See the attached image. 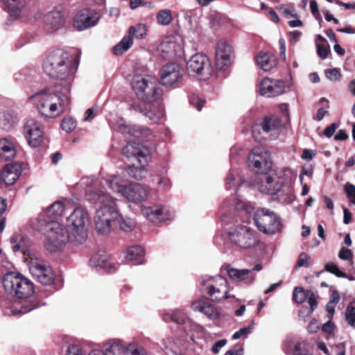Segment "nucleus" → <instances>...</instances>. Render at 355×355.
<instances>
[{
    "label": "nucleus",
    "instance_id": "nucleus-1",
    "mask_svg": "<svg viewBox=\"0 0 355 355\" xmlns=\"http://www.w3.org/2000/svg\"><path fill=\"white\" fill-rule=\"evenodd\" d=\"M87 200L97 206L94 216L95 228L101 234H107L112 230V223L118 217L117 200L100 189L87 192Z\"/></svg>",
    "mask_w": 355,
    "mask_h": 355
},
{
    "label": "nucleus",
    "instance_id": "nucleus-2",
    "mask_svg": "<svg viewBox=\"0 0 355 355\" xmlns=\"http://www.w3.org/2000/svg\"><path fill=\"white\" fill-rule=\"evenodd\" d=\"M78 64L68 52L57 49L50 53L43 62L44 71L51 78L61 81V87H69L74 79Z\"/></svg>",
    "mask_w": 355,
    "mask_h": 355
},
{
    "label": "nucleus",
    "instance_id": "nucleus-3",
    "mask_svg": "<svg viewBox=\"0 0 355 355\" xmlns=\"http://www.w3.org/2000/svg\"><path fill=\"white\" fill-rule=\"evenodd\" d=\"M39 112L46 118L60 116L67 110L71 103L69 87H58L55 94L41 92L32 96Z\"/></svg>",
    "mask_w": 355,
    "mask_h": 355
},
{
    "label": "nucleus",
    "instance_id": "nucleus-4",
    "mask_svg": "<svg viewBox=\"0 0 355 355\" xmlns=\"http://www.w3.org/2000/svg\"><path fill=\"white\" fill-rule=\"evenodd\" d=\"M130 85L137 96L144 102L152 103L161 95L157 78L149 75L145 67L135 69Z\"/></svg>",
    "mask_w": 355,
    "mask_h": 355
},
{
    "label": "nucleus",
    "instance_id": "nucleus-5",
    "mask_svg": "<svg viewBox=\"0 0 355 355\" xmlns=\"http://www.w3.org/2000/svg\"><path fill=\"white\" fill-rule=\"evenodd\" d=\"M122 153L132 162L127 168L129 175L137 180L144 178L150 155V149L139 143H128L123 148Z\"/></svg>",
    "mask_w": 355,
    "mask_h": 355
},
{
    "label": "nucleus",
    "instance_id": "nucleus-6",
    "mask_svg": "<svg viewBox=\"0 0 355 355\" xmlns=\"http://www.w3.org/2000/svg\"><path fill=\"white\" fill-rule=\"evenodd\" d=\"M89 217L83 207L76 208L67 218L66 226L69 234L70 242L74 245L83 244L88 237Z\"/></svg>",
    "mask_w": 355,
    "mask_h": 355
},
{
    "label": "nucleus",
    "instance_id": "nucleus-7",
    "mask_svg": "<svg viewBox=\"0 0 355 355\" xmlns=\"http://www.w3.org/2000/svg\"><path fill=\"white\" fill-rule=\"evenodd\" d=\"M41 230H45L46 242L45 247L51 252L61 250L69 241V232L59 223L53 220H44L39 223Z\"/></svg>",
    "mask_w": 355,
    "mask_h": 355
},
{
    "label": "nucleus",
    "instance_id": "nucleus-8",
    "mask_svg": "<svg viewBox=\"0 0 355 355\" xmlns=\"http://www.w3.org/2000/svg\"><path fill=\"white\" fill-rule=\"evenodd\" d=\"M228 286L227 279L223 276H204L201 278L200 289L212 301L220 302L231 297Z\"/></svg>",
    "mask_w": 355,
    "mask_h": 355
},
{
    "label": "nucleus",
    "instance_id": "nucleus-9",
    "mask_svg": "<svg viewBox=\"0 0 355 355\" xmlns=\"http://www.w3.org/2000/svg\"><path fill=\"white\" fill-rule=\"evenodd\" d=\"M5 289L17 296L18 298H27L34 292L33 283L23 275L10 272L6 275L3 278Z\"/></svg>",
    "mask_w": 355,
    "mask_h": 355
},
{
    "label": "nucleus",
    "instance_id": "nucleus-10",
    "mask_svg": "<svg viewBox=\"0 0 355 355\" xmlns=\"http://www.w3.org/2000/svg\"><path fill=\"white\" fill-rule=\"evenodd\" d=\"M257 228L265 234H273L282 230V222L275 212L268 209H258L254 214Z\"/></svg>",
    "mask_w": 355,
    "mask_h": 355
},
{
    "label": "nucleus",
    "instance_id": "nucleus-11",
    "mask_svg": "<svg viewBox=\"0 0 355 355\" xmlns=\"http://www.w3.org/2000/svg\"><path fill=\"white\" fill-rule=\"evenodd\" d=\"M228 234L232 243L243 249L255 247L259 242L255 231L248 225H237Z\"/></svg>",
    "mask_w": 355,
    "mask_h": 355
},
{
    "label": "nucleus",
    "instance_id": "nucleus-12",
    "mask_svg": "<svg viewBox=\"0 0 355 355\" xmlns=\"http://www.w3.org/2000/svg\"><path fill=\"white\" fill-rule=\"evenodd\" d=\"M28 267L32 276L42 284L51 285L53 283L55 275L51 267L44 260L31 258Z\"/></svg>",
    "mask_w": 355,
    "mask_h": 355
},
{
    "label": "nucleus",
    "instance_id": "nucleus-13",
    "mask_svg": "<svg viewBox=\"0 0 355 355\" xmlns=\"http://www.w3.org/2000/svg\"><path fill=\"white\" fill-rule=\"evenodd\" d=\"M270 156L263 146H258L252 150L248 155L249 167L257 173H265L271 168Z\"/></svg>",
    "mask_w": 355,
    "mask_h": 355
},
{
    "label": "nucleus",
    "instance_id": "nucleus-14",
    "mask_svg": "<svg viewBox=\"0 0 355 355\" xmlns=\"http://www.w3.org/2000/svg\"><path fill=\"white\" fill-rule=\"evenodd\" d=\"M159 51L165 59L182 58L184 54L183 40L179 35L168 36L160 44Z\"/></svg>",
    "mask_w": 355,
    "mask_h": 355
},
{
    "label": "nucleus",
    "instance_id": "nucleus-15",
    "mask_svg": "<svg viewBox=\"0 0 355 355\" xmlns=\"http://www.w3.org/2000/svg\"><path fill=\"white\" fill-rule=\"evenodd\" d=\"M183 69L175 62L164 64L160 70V83L166 87H173L182 81Z\"/></svg>",
    "mask_w": 355,
    "mask_h": 355
},
{
    "label": "nucleus",
    "instance_id": "nucleus-16",
    "mask_svg": "<svg viewBox=\"0 0 355 355\" xmlns=\"http://www.w3.org/2000/svg\"><path fill=\"white\" fill-rule=\"evenodd\" d=\"M210 62L202 53H196L187 62V70L189 76H208L210 73Z\"/></svg>",
    "mask_w": 355,
    "mask_h": 355
},
{
    "label": "nucleus",
    "instance_id": "nucleus-17",
    "mask_svg": "<svg viewBox=\"0 0 355 355\" xmlns=\"http://www.w3.org/2000/svg\"><path fill=\"white\" fill-rule=\"evenodd\" d=\"M25 137L28 144L36 148L44 139V131L42 125L35 119H28L24 126Z\"/></svg>",
    "mask_w": 355,
    "mask_h": 355
},
{
    "label": "nucleus",
    "instance_id": "nucleus-18",
    "mask_svg": "<svg viewBox=\"0 0 355 355\" xmlns=\"http://www.w3.org/2000/svg\"><path fill=\"white\" fill-rule=\"evenodd\" d=\"M100 15L94 10L85 8L80 10L74 17L73 25L78 31H83L96 26Z\"/></svg>",
    "mask_w": 355,
    "mask_h": 355
},
{
    "label": "nucleus",
    "instance_id": "nucleus-19",
    "mask_svg": "<svg viewBox=\"0 0 355 355\" xmlns=\"http://www.w3.org/2000/svg\"><path fill=\"white\" fill-rule=\"evenodd\" d=\"M163 319L166 322L172 321L177 324H183V330L193 340V332L198 329V326L193 322L182 311L176 309L171 312L164 313Z\"/></svg>",
    "mask_w": 355,
    "mask_h": 355
},
{
    "label": "nucleus",
    "instance_id": "nucleus-20",
    "mask_svg": "<svg viewBox=\"0 0 355 355\" xmlns=\"http://www.w3.org/2000/svg\"><path fill=\"white\" fill-rule=\"evenodd\" d=\"M234 58L232 46L226 40H220L216 49V64L223 69L229 67Z\"/></svg>",
    "mask_w": 355,
    "mask_h": 355
},
{
    "label": "nucleus",
    "instance_id": "nucleus-21",
    "mask_svg": "<svg viewBox=\"0 0 355 355\" xmlns=\"http://www.w3.org/2000/svg\"><path fill=\"white\" fill-rule=\"evenodd\" d=\"M285 84L280 80L263 78L259 83V92L261 96L272 98L285 92Z\"/></svg>",
    "mask_w": 355,
    "mask_h": 355
},
{
    "label": "nucleus",
    "instance_id": "nucleus-22",
    "mask_svg": "<svg viewBox=\"0 0 355 355\" xmlns=\"http://www.w3.org/2000/svg\"><path fill=\"white\" fill-rule=\"evenodd\" d=\"M149 195V189L137 182H130L123 197L127 199L129 202L135 204H139L146 200Z\"/></svg>",
    "mask_w": 355,
    "mask_h": 355
},
{
    "label": "nucleus",
    "instance_id": "nucleus-23",
    "mask_svg": "<svg viewBox=\"0 0 355 355\" xmlns=\"http://www.w3.org/2000/svg\"><path fill=\"white\" fill-rule=\"evenodd\" d=\"M282 178L277 175H263L257 182L258 189L263 193L273 197L278 188H280V184Z\"/></svg>",
    "mask_w": 355,
    "mask_h": 355
},
{
    "label": "nucleus",
    "instance_id": "nucleus-24",
    "mask_svg": "<svg viewBox=\"0 0 355 355\" xmlns=\"http://www.w3.org/2000/svg\"><path fill=\"white\" fill-rule=\"evenodd\" d=\"M228 277L234 282L245 285L252 284L255 280V275L250 269H237L230 266L225 267Z\"/></svg>",
    "mask_w": 355,
    "mask_h": 355
},
{
    "label": "nucleus",
    "instance_id": "nucleus-25",
    "mask_svg": "<svg viewBox=\"0 0 355 355\" xmlns=\"http://www.w3.org/2000/svg\"><path fill=\"white\" fill-rule=\"evenodd\" d=\"M122 349H125V342L120 338H112L103 343L101 350H92L88 355H122L118 353Z\"/></svg>",
    "mask_w": 355,
    "mask_h": 355
},
{
    "label": "nucleus",
    "instance_id": "nucleus-26",
    "mask_svg": "<svg viewBox=\"0 0 355 355\" xmlns=\"http://www.w3.org/2000/svg\"><path fill=\"white\" fill-rule=\"evenodd\" d=\"M26 4V0H0V6L8 13L12 20H16L21 16Z\"/></svg>",
    "mask_w": 355,
    "mask_h": 355
},
{
    "label": "nucleus",
    "instance_id": "nucleus-27",
    "mask_svg": "<svg viewBox=\"0 0 355 355\" xmlns=\"http://www.w3.org/2000/svg\"><path fill=\"white\" fill-rule=\"evenodd\" d=\"M106 184L115 193L123 197L126 188L130 182H128L125 175L114 174L111 175L104 180Z\"/></svg>",
    "mask_w": 355,
    "mask_h": 355
},
{
    "label": "nucleus",
    "instance_id": "nucleus-28",
    "mask_svg": "<svg viewBox=\"0 0 355 355\" xmlns=\"http://www.w3.org/2000/svg\"><path fill=\"white\" fill-rule=\"evenodd\" d=\"M286 353L293 355H310L309 344L307 340H295L294 338H288L284 342Z\"/></svg>",
    "mask_w": 355,
    "mask_h": 355
},
{
    "label": "nucleus",
    "instance_id": "nucleus-29",
    "mask_svg": "<svg viewBox=\"0 0 355 355\" xmlns=\"http://www.w3.org/2000/svg\"><path fill=\"white\" fill-rule=\"evenodd\" d=\"M45 28L49 32H55L64 24V19L61 12L54 10L43 17Z\"/></svg>",
    "mask_w": 355,
    "mask_h": 355
},
{
    "label": "nucleus",
    "instance_id": "nucleus-30",
    "mask_svg": "<svg viewBox=\"0 0 355 355\" xmlns=\"http://www.w3.org/2000/svg\"><path fill=\"white\" fill-rule=\"evenodd\" d=\"M281 127L280 121L276 117H266L261 124H256L252 126V132L254 136L257 131L261 128L263 132L271 136H276Z\"/></svg>",
    "mask_w": 355,
    "mask_h": 355
},
{
    "label": "nucleus",
    "instance_id": "nucleus-31",
    "mask_svg": "<svg viewBox=\"0 0 355 355\" xmlns=\"http://www.w3.org/2000/svg\"><path fill=\"white\" fill-rule=\"evenodd\" d=\"M191 307L193 311L201 312L212 320L217 319L220 315V311L216 306L202 300L194 301Z\"/></svg>",
    "mask_w": 355,
    "mask_h": 355
},
{
    "label": "nucleus",
    "instance_id": "nucleus-32",
    "mask_svg": "<svg viewBox=\"0 0 355 355\" xmlns=\"http://www.w3.org/2000/svg\"><path fill=\"white\" fill-rule=\"evenodd\" d=\"M142 215L149 221L158 223L167 219L164 208L159 206H141Z\"/></svg>",
    "mask_w": 355,
    "mask_h": 355
},
{
    "label": "nucleus",
    "instance_id": "nucleus-33",
    "mask_svg": "<svg viewBox=\"0 0 355 355\" xmlns=\"http://www.w3.org/2000/svg\"><path fill=\"white\" fill-rule=\"evenodd\" d=\"M21 168L17 164H8L1 173L0 179L6 185L15 184L21 175Z\"/></svg>",
    "mask_w": 355,
    "mask_h": 355
},
{
    "label": "nucleus",
    "instance_id": "nucleus-34",
    "mask_svg": "<svg viewBox=\"0 0 355 355\" xmlns=\"http://www.w3.org/2000/svg\"><path fill=\"white\" fill-rule=\"evenodd\" d=\"M272 198L282 203L291 204L295 200V193L293 186L289 183H284L282 180L280 184V188L275 193Z\"/></svg>",
    "mask_w": 355,
    "mask_h": 355
},
{
    "label": "nucleus",
    "instance_id": "nucleus-35",
    "mask_svg": "<svg viewBox=\"0 0 355 355\" xmlns=\"http://www.w3.org/2000/svg\"><path fill=\"white\" fill-rule=\"evenodd\" d=\"M17 153L16 144L8 138L0 139V160L6 162L15 158Z\"/></svg>",
    "mask_w": 355,
    "mask_h": 355
},
{
    "label": "nucleus",
    "instance_id": "nucleus-36",
    "mask_svg": "<svg viewBox=\"0 0 355 355\" xmlns=\"http://www.w3.org/2000/svg\"><path fill=\"white\" fill-rule=\"evenodd\" d=\"M66 209L65 205L61 201L55 202L53 203L46 211L44 214L49 218L46 220H53L59 217H61ZM42 216L39 218V223L40 222L46 220L45 219L41 218Z\"/></svg>",
    "mask_w": 355,
    "mask_h": 355
},
{
    "label": "nucleus",
    "instance_id": "nucleus-37",
    "mask_svg": "<svg viewBox=\"0 0 355 355\" xmlns=\"http://www.w3.org/2000/svg\"><path fill=\"white\" fill-rule=\"evenodd\" d=\"M257 63L264 71H270L277 64L276 59L274 56L269 53L263 52H261L257 55Z\"/></svg>",
    "mask_w": 355,
    "mask_h": 355
},
{
    "label": "nucleus",
    "instance_id": "nucleus-38",
    "mask_svg": "<svg viewBox=\"0 0 355 355\" xmlns=\"http://www.w3.org/2000/svg\"><path fill=\"white\" fill-rule=\"evenodd\" d=\"M144 248L139 245H135L127 250L125 258L128 261L133 262L135 265H139L144 262Z\"/></svg>",
    "mask_w": 355,
    "mask_h": 355
},
{
    "label": "nucleus",
    "instance_id": "nucleus-39",
    "mask_svg": "<svg viewBox=\"0 0 355 355\" xmlns=\"http://www.w3.org/2000/svg\"><path fill=\"white\" fill-rule=\"evenodd\" d=\"M119 130L123 134H129L136 137H146L151 134V130L148 128H141L129 125H121Z\"/></svg>",
    "mask_w": 355,
    "mask_h": 355
},
{
    "label": "nucleus",
    "instance_id": "nucleus-40",
    "mask_svg": "<svg viewBox=\"0 0 355 355\" xmlns=\"http://www.w3.org/2000/svg\"><path fill=\"white\" fill-rule=\"evenodd\" d=\"M162 347L168 355H179L182 352L180 343L175 341L171 337L163 339Z\"/></svg>",
    "mask_w": 355,
    "mask_h": 355
},
{
    "label": "nucleus",
    "instance_id": "nucleus-41",
    "mask_svg": "<svg viewBox=\"0 0 355 355\" xmlns=\"http://www.w3.org/2000/svg\"><path fill=\"white\" fill-rule=\"evenodd\" d=\"M242 181L243 180L238 170H230L226 178V189L236 191Z\"/></svg>",
    "mask_w": 355,
    "mask_h": 355
},
{
    "label": "nucleus",
    "instance_id": "nucleus-42",
    "mask_svg": "<svg viewBox=\"0 0 355 355\" xmlns=\"http://www.w3.org/2000/svg\"><path fill=\"white\" fill-rule=\"evenodd\" d=\"M11 248L14 252L23 251L26 247V238L21 233H16L10 238Z\"/></svg>",
    "mask_w": 355,
    "mask_h": 355
},
{
    "label": "nucleus",
    "instance_id": "nucleus-43",
    "mask_svg": "<svg viewBox=\"0 0 355 355\" xmlns=\"http://www.w3.org/2000/svg\"><path fill=\"white\" fill-rule=\"evenodd\" d=\"M115 222L119 228L124 232H132L136 227V223L130 218L123 217L118 211V217L115 219Z\"/></svg>",
    "mask_w": 355,
    "mask_h": 355
},
{
    "label": "nucleus",
    "instance_id": "nucleus-44",
    "mask_svg": "<svg viewBox=\"0 0 355 355\" xmlns=\"http://www.w3.org/2000/svg\"><path fill=\"white\" fill-rule=\"evenodd\" d=\"M125 349L120 350L118 353L125 355V354L130 351L131 355H148L147 351L143 347L139 346L135 340L128 344L125 343Z\"/></svg>",
    "mask_w": 355,
    "mask_h": 355
},
{
    "label": "nucleus",
    "instance_id": "nucleus-45",
    "mask_svg": "<svg viewBox=\"0 0 355 355\" xmlns=\"http://www.w3.org/2000/svg\"><path fill=\"white\" fill-rule=\"evenodd\" d=\"M132 44L133 40L128 35L124 37L119 44L113 47L112 51L115 55H121L127 51L132 46Z\"/></svg>",
    "mask_w": 355,
    "mask_h": 355
},
{
    "label": "nucleus",
    "instance_id": "nucleus-46",
    "mask_svg": "<svg viewBox=\"0 0 355 355\" xmlns=\"http://www.w3.org/2000/svg\"><path fill=\"white\" fill-rule=\"evenodd\" d=\"M156 19L159 24L162 26H168L173 21L171 10L168 9L160 10L156 15Z\"/></svg>",
    "mask_w": 355,
    "mask_h": 355
},
{
    "label": "nucleus",
    "instance_id": "nucleus-47",
    "mask_svg": "<svg viewBox=\"0 0 355 355\" xmlns=\"http://www.w3.org/2000/svg\"><path fill=\"white\" fill-rule=\"evenodd\" d=\"M128 35L132 38L143 39L147 35V28L144 24H139L135 26H131L129 29Z\"/></svg>",
    "mask_w": 355,
    "mask_h": 355
},
{
    "label": "nucleus",
    "instance_id": "nucleus-48",
    "mask_svg": "<svg viewBox=\"0 0 355 355\" xmlns=\"http://www.w3.org/2000/svg\"><path fill=\"white\" fill-rule=\"evenodd\" d=\"M145 115L154 123H157L164 117V112L162 108L150 106L149 109L145 112Z\"/></svg>",
    "mask_w": 355,
    "mask_h": 355
},
{
    "label": "nucleus",
    "instance_id": "nucleus-49",
    "mask_svg": "<svg viewBox=\"0 0 355 355\" xmlns=\"http://www.w3.org/2000/svg\"><path fill=\"white\" fill-rule=\"evenodd\" d=\"M347 324L355 329V301L349 302L345 311Z\"/></svg>",
    "mask_w": 355,
    "mask_h": 355
},
{
    "label": "nucleus",
    "instance_id": "nucleus-50",
    "mask_svg": "<svg viewBox=\"0 0 355 355\" xmlns=\"http://www.w3.org/2000/svg\"><path fill=\"white\" fill-rule=\"evenodd\" d=\"M308 291H305L301 286H297L294 288L293 292V299L297 304L302 303L307 297Z\"/></svg>",
    "mask_w": 355,
    "mask_h": 355
},
{
    "label": "nucleus",
    "instance_id": "nucleus-51",
    "mask_svg": "<svg viewBox=\"0 0 355 355\" xmlns=\"http://www.w3.org/2000/svg\"><path fill=\"white\" fill-rule=\"evenodd\" d=\"M254 321H252L251 324L248 327H245L241 329H240L239 331H236L233 336L232 339L237 340L242 337H247L254 329Z\"/></svg>",
    "mask_w": 355,
    "mask_h": 355
},
{
    "label": "nucleus",
    "instance_id": "nucleus-52",
    "mask_svg": "<svg viewBox=\"0 0 355 355\" xmlns=\"http://www.w3.org/2000/svg\"><path fill=\"white\" fill-rule=\"evenodd\" d=\"M236 200V198H234ZM235 209L240 211H244L248 214H250L254 207L250 202H247L239 199H236V202H234Z\"/></svg>",
    "mask_w": 355,
    "mask_h": 355
},
{
    "label": "nucleus",
    "instance_id": "nucleus-53",
    "mask_svg": "<svg viewBox=\"0 0 355 355\" xmlns=\"http://www.w3.org/2000/svg\"><path fill=\"white\" fill-rule=\"evenodd\" d=\"M105 257L99 254H94L89 260V266L93 268L103 267Z\"/></svg>",
    "mask_w": 355,
    "mask_h": 355
},
{
    "label": "nucleus",
    "instance_id": "nucleus-54",
    "mask_svg": "<svg viewBox=\"0 0 355 355\" xmlns=\"http://www.w3.org/2000/svg\"><path fill=\"white\" fill-rule=\"evenodd\" d=\"M306 299L310 305V309L307 310V317H309L318 306L317 296L313 293L308 291Z\"/></svg>",
    "mask_w": 355,
    "mask_h": 355
},
{
    "label": "nucleus",
    "instance_id": "nucleus-55",
    "mask_svg": "<svg viewBox=\"0 0 355 355\" xmlns=\"http://www.w3.org/2000/svg\"><path fill=\"white\" fill-rule=\"evenodd\" d=\"M325 75L326 77L331 81H338L341 78L340 70L338 68L326 69Z\"/></svg>",
    "mask_w": 355,
    "mask_h": 355
},
{
    "label": "nucleus",
    "instance_id": "nucleus-56",
    "mask_svg": "<svg viewBox=\"0 0 355 355\" xmlns=\"http://www.w3.org/2000/svg\"><path fill=\"white\" fill-rule=\"evenodd\" d=\"M61 126L67 132L73 131L76 127V122L72 118H65L62 121Z\"/></svg>",
    "mask_w": 355,
    "mask_h": 355
},
{
    "label": "nucleus",
    "instance_id": "nucleus-57",
    "mask_svg": "<svg viewBox=\"0 0 355 355\" xmlns=\"http://www.w3.org/2000/svg\"><path fill=\"white\" fill-rule=\"evenodd\" d=\"M189 102L197 110L200 111L205 103V100L197 94H193L189 98Z\"/></svg>",
    "mask_w": 355,
    "mask_h": 355
},
{
    "label": "nucleus",
    "instance_id": "nucleus-58",
    "mask_svg": "<svg viewBox=\"0 0 355 355\" xmlns=\"http://www.w3.org/2000/svg\"><path fill=\"white\" fill-rule=\"evenodd\" d=\"M345 190L349 198V205H355V186L350 183H347L345 185Z\"/></svg>",
    "mask_w": 355,
    "mask_h": 355
},
{
    "label": "nucleus",
    "instance_id": "nucleus-59",
    "mask_svg": "<svg viewBox=\"0 0 355 355\" xmlns=\"http://www.w3.org/2000/svg\"><path fill=\"white\" fill-rule=\"evenodd\" d=\"M311 257L306 253L302 252L299 255L295 268L308 267L310 265Z\"/></svg>",
    "mask_w": 355,
    "mask_h": 355
},
{
    "label": "nucleus",
    "instance_id": "nucleus-60",
    "mask_svg": "<svg viewBox=\"0 0 355 355\" xmlns=\"http://www.w3.org/2000/svg\"><path fill=\"white\" fill-rule=\"evenodd\" d=\"M325 269L328 272H330L337 277H345V274L340 271L338 266L335 265L334 263H328L325 266Z\"/></svg>",
    "mask_w": 355,
    "mask_h": 355
},
{
    "label": "nucleus",
    "instance_id": "nucleus-61",
    "mask_svg": "<svg viewBox=\"0 0 355 355\" xmlns=\"http://www.w3.org/2000/svg\"><path fill=\"white\" fill-rule=\"evenodd\" d=\"M338 257L340 259H343V260L352 261L353 254H352V251L349 249H347V248H345L343 247L340 250L339 253H338Z\"/></svg>",
    "mask_w": 355,
    "mask_h": 355
},
{
    "label": "nucleus",
    "instance_id": "nucleus-62",
    "mask_svg": "<svg viewBox=\"0 0 355 355\" xmlns=\"http://www.w3.org/2000/svg\"><path fill=\"white\" fill-rule=\"evenodd\" d=\"M157 185L159 189L166 190L171 186L170 180L167 177H160L157 181Z\"/></svg>",
    "mask_w": 355,
    "mask_h": 355
},
{
    "label": "nucleus",
    "instance_id": "nucleus-63",
    "mask_svg": "<svg viewBox=\"0 0 355 355\" xmlns=\"http://www.w3.org/2000/svg\"><path fill=\"white\" fill-rule=\"evenodd\" d=\"M316 46H317V52H318V55L322 59H325L326 58H327L329 52V49L327 47H326L325 46L321 45L318 43L316 44Z\"/></svg>",
    "mask_w": 355,
    "mask_h": 355
},
{
    "label": "nucleus",
    "instance_id": "nucleus-64",
    "mask_svg": "<svg viewBox=\"0 0 355 355\" xmlns=\"http://www.w3.org/2000/svg\"><path fill=\"white\" fill-rule=\"evenodd\" d=\"M67 355H84L82 349L78 345H70L67 349Z\"/></svg>",
    "mask_w": 355,
    "mask_h": 355
}]
</instances>
